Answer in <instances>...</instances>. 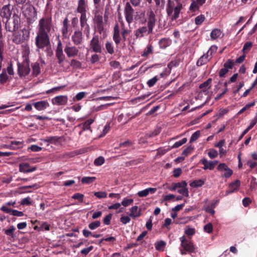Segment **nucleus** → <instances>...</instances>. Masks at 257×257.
<instances>
[{
  "mask_svg": "<svg viewBox=\"0 0 257 257\" xmlns=\"http://www.w3.org/2000/svg\"><path fill=\"white\" fill-rule=\"evenodd\" d=\"M94 195L98 198H106L107 193L105 192H96Z\"/></svg>",
  "mask_w": 257,
  "mask_h": 257,
  "instance_id": "61",
  "label": "nucleus"
},
{
  "mask_svg": "<svg viewBox=\"0 0 257 257\" xmlns=\"http://www.w3.org/2000/svg\"><path fill=\"white\" fill-rule=\"evenodd\" d=\"M217 169L219 171H224L225 173L223 176L225 178L230 177L232 173V170L229 168L225 163H220L217 167Z\"/></svg>",
  "mask_w": 257,
  "mask_h": 257,
  "instance_id": "16",
  "label": "nucleus"
},
{
  "mask_svg": "<svg viewBox=\"0 0 257 257\" xmlns=\"http://www.w3.org/2000/svg\"><path fill=\"white\" fill-rule=\"evenodd\" d=\"M165 241L162 240L155 243V248L158 250L162 249L165 246Z\"/></svg>",
  "mask_w": 257,
  "mask_h": 257,
  "instance_id": "54",
  "label": "nucleus"
},
{
  "mask_svg": "<svg viewBox=\"0 0 257 257\" xmlns=\"http://www.w3.org/2000/svg\"><path fill=\"white\" fill-rule=\"evenodd\" d=\"M56 56L58 59V63L61 64L65 59V56L63 52H56Z\"/></svg>",
  "mask_w": 257,
  "mask_h": 257,
  "instance_id": "44",
  "label": "nucleus"
},
{
  "mask_svg": "<svg viewBox=\"0 0 257 257\" xmlns=\"http://www.w3.org/2000/svg\"><path fill=\"white\" fill-rule=\"evenodd\" d=\"M94 122V119L90 118L86 120L83 123V130H89L90 125Z\"/></svg>",
  "mask_w": 257,
  "mask_h": 257,
  "instance_id": "47",
  "label": "nucleus"
},
{
  "mask_svg": "<svg viewBox=\"0 0 257 257\" xmlns=\"http://www.w3.org/2000/svg\"><path fill=\"white\" fill-rule=\"evenodd\" d=\"M205 20V16L203 15H200L195 18V23L197 25H200Z\"/></svg>",
  "mask_w": 257,
  "mask_h": 257,
  "instance_id": "43",
  "label": "nucleus"
},
{
  "mask_svg": "<svg viewBox=\"0 0 257 257\" xmlns=\"http://www.w3.org/2000/svg\"><path fill=\"white\" fill-rule=\"evenodd\" d=\"M1 210L4 212L9 213L16 216L20 217L24 215V213L22 211L12 209L6 206H2L1 208Z\"/></svg>",
  "mask_w": 257,
  "mask_h": 257,
  "instance_id": "18",
  "label": "nucleus"
},
{
  "mask_svg": "<svg viewBox=\"0 0 257 257\" xmlns=\"http://www.w3.org/2000/svg\"><path fill=\"white\" fill-rule=\"evenodd\" d=\"M212 80L211 79L209 78L206 81L204 82L203 83H201L200 86L199 88L200 89H202L204 91H205L207 90L209 88H210L211 85Z\"/></svg>",
  "mask_w": 257,
  "mask_h": 257,
  "instance_id": "32",
  "label": "nucleus"
},
{
  "mask_svg": "<svg viewBox=\"0 0 257 257\" xmlns=\"http://www.w3.org/2000/svg\"><path fill=\"white\" fill-rule=\"evenodd\" d=\"M187 183L185 181L181 182L174 183L172 184L171 187H169V189L171 191H175L177 188H181L182 187H186Z\"/></svg>",
  "mask_w": 257,
  "mask_h": 257,
  "instance_id": "29",
  "label": "nucleus"
},
{
  "mask_svg": "<svg viewBox=\"0 0 257 257\" xmlns=\"http://www.w3.org/2000/svg\"><path fill=\"white\" fill-rule=\"evenodd\" d=\"M178 192L186 197L189 196V191L187 186L182 187L180 189L178 190Z\"/></svg>",
  "mask_w": 257,
  "mask_h": 257,
  "instance_id": "45",
  "label": "nucleus"
},
{
  "mask_svg": "<svg viewBox=\"0 0 257 257\" xmlns=\"http://www.w3.org/2000/svg\"><path fill=\"white\" fill-rule=\"evenodd\" d=\"M200 136V132L197 131L192 134L190 139V143H193L196 141Z\"/></svg>",
  "mask_w": 257,
  "mask_h": 257,
  "instance_id": "46",
  "label": "nucleus"
},
{
  "mask_svg": "<svg viewBox=\"0 0 257 257\" xmlns=\"http://www.w3.org/2000/svg\"><path fill=\"white\" fill-rule=\"evenodd\" d=\"M18 74L21 78H23L28 75L30 72V62L29 59H25L22 62H18Z\"/></svg>",
  "mask_w": 257,
  "mask_h": 257,
  "instance_id": "4",
  "label": "nucleus"
},
{
  "mask_svg": "<svg viewBox=\"0 0 257 257\" xmlns=\"http://www.w3.org/2000/svg\"><path fill=\"white\" fill-rule=\"evenodd\" d=\"M233 65L234 62L233 60L231 59H228L227 61L224 64L223 66L224 68L228 70V69H232Z\"/></svg>",
  "mask_w": 257,
  "mask_h": 257,
  "instance_id": "51",
  "label": "nucleus"
},
{
  "mask_svg": "<svg viewBox=\"0 0 257 257\" xmlns=\"http://www.w3.org/2000/svg\"><path fill=\"white\" fill-rule=\"evenodd\" d=\"M204 184V181L201 179H199L193 181L190 184V185L192 187L196 188L202 186Z\"/></svg>",
  "mask_w": 257,
  "mask_h": 257,
  "instance_id": "36",
  "label": "nucleus"
},
{
  "mask_svg": "<svg viewBox=\"0 0 257 257\" xmlns=\"http://www.w3.org/2000/svg\"><path fill=\"white\" fill-rule=\"evenodd\" d=\"M93 23L94 28L99 34L105 32L104 27L106 23L105 21L103 22V17L101 15L95 14L93 18Z\"/></svg>",
  "mask_w": 257,
  "mask_h": 257,
  "instance_id": "8",
  "label": "nucleus"
},
{
  "mask_svg": "<svg viewBox=\"0 0 257 257\" xmlns=\"http://www.w3.org/2000/svg\"><path fill=\"white\" fill-rule=\"evenodd\" d=\"M59 140V138L57 136L47 137L43 140L44 142H48L50 143H55Z\"/></svg>",
  "mask_w": 257,
  "mask_h": 257,
  "instance_id": "37",
  "label": "nucleus"
},
{
  "mask_svg": "<svg viewBox=\"0 0 257 257\" xmlns=\"http://www.w3.org/2000/svg\"><path fill=\"white\" fill-rule=\"evenodd\" d=\"M204 230L205 232L210 233L213 230V226L211 223H208L204 226Z\"/></svg>",
  "mask_w": 257,
  "mask_h": 257,
  "instance_id": "59",
  "label": "nucleus"
},
{
  "mask_svg": "<svg viewBox=\"0 0 257 257\" xmlns=\"http://www.w3.org/2000/svg\"><path fill=\"white\" fill-rule=\"evenodd\" d=\"M4 43L0 42V70L2 67V61L3 60Z\"/></svg>",
  "mask_w": 257,
  "mask_h": 257,
  "instance_id": "52",
  "label": "nucleus"
},
{
  "mask_svg": "<svg viewBox=\"0 0 257 257\" xmlns=\"http://www.w3.org/2000/svg\"><path fill=\"white\" fill-rule=\"evenodd\" d=\"M121 222L123 224H126L130 222L131 221L130 216H123L120 218Z\"/></svg>",
  "mask_w": 257,
  "mask_h": 257,
  "instance_id": "63",
  "label": "nucleus"
},
{
  "mask_svg": "<svg viewBox=\"0 0 257 257\" xmlns=\"http://www.w3.org/2000/svg\"><path fill=\"white\" fill-rule=\"evenodd\" d=\"M20 25V19L17 15H14L12 18L8 19L6 22L5 28L7 31L14 32Z\"/></svg>",
  "mask_w": 257,
  "mask_h": 257,
  "instance_id": "7",
  "label": "nucleus"
},
{
  "mask_svg": "<svg viewBox=\"0 0 257 257\" xmlns=\"http://www.w3.org/2000/svg\"><path fill=\"white\" fill-rule=\"evenodd\" d=\"M145 22H147V26L149 27V32L153 33L156 24L157 18L155 12L151 8L147 11Z\"/></svg>",
  "mask_w": 257,
  "mask_h": 257,
  "instance_id": "5",
  "label": "nucleus"
},
{
  "mask_svg": "<svg viewBox=\"0 0 257 257\" xmlns=\"http://www.w3.org/2000/svg\"><path fill=\"white\" fill-rule=\"evenodd\" d=\"M217 47L216 46L212 45V46H211L210 47V48H209V49L207 51L206 54H209V58H211V56L212 55V54L213 53L216 52V51H217Z\"/></svg>",
  "mask_w": 257,
  "mask_h": 257,
  "instance_id": "57",
  "label": "nucleus"
},
{
  "mask_svg": "<svg viewBox=\"0 0 257 257\" xmlns=\"http://www.w3.org/2000/svg\"><path fill=\"white\" fill-rule=\"evenodd\" d=\"M181 246L180 251L182 255L185 254L186 252H196V247L193 242L186 238L185 236L180 238Z\"/></svg>",
  "mask_w": 257,
  "mask_h": 257,
  "instance_id": "3",
  "label": "nucleus"
},
{
  "mask_svg": "<svg viewBox=\"0 0 257 257\" xmlns=\"http://www.w3.org/2000/svg\"><path fill=\"white\" fill-rule=\"evenodd\" d=\"M152 33L149 32V27L147 26L141 27L134 31L136 39L144 37L145 34H150Z\"/></svg>",
  "mask_w": 257,
  "mask_h": 257,
  "instance_id": "15",
  "label": "nucleus"
},
{
  "mask_svg": "<svg viewBox=\"0 0 257 257\" xmlns=\"http://www.w3.org/2000/svg\"><path fill=\"white\" fill-rule=\"evenodd\" d=\"M22 10L24 15L28 19L35 17L37 15L35 8L32 5H25L23 6Z\"/></svg>",
  "mask_w": 257,
  "mask_h": 257,
  "instance_id": "11",
  "label": "nucleus"
},
{
  "mask_svg": "<svg viewBox=\"0 0 257 257\" xmlns=\"http://www.w3.org/2000/svg\"><path fill=\"white\" fill-rule=\"evenodd\" d=\"M187 141V138H183L181 140H180V141H179L178 142H176L173 145L172 148H177L180 147L181 146H182V145L184 144L185 143H186Z\"/></svg>",
  "mask_w": 257,
  "mask_h": 257,
  "instance_id": "50",
  "label": "nucleus"
},
{
  "mask_svg": "<svg viewBox=\"0 0 257 257\" xmlns=\"http://www.w3.org/2000/svg\"><path fill=\"white\" fill-rule=\"evenodd\" d=\"M80 26L82 28H84L87 33H89L90 28L89 25L87 24V18L86 15L80 16Z\"/></svg>",
  "mask_w": 257,
  "mask_h": 257,
  "instance_id": "23",
  "label": "nucleus"
},
{
  "mask_svg": "<svg viewBox=\"0 0 257 257\" xmlns=\"http://www.w3.org/2000/svg\"><path fill=\"white\" fill-rule=\"evenodd\" d=\"M90 47L93 52L95 53H101L102 45L101 44L99 37L98 35H94L90 42Z\"/></svg>",
  "mask_w": 257,
  "mask_h": 257,
  "instance_id": "10",
  "label": "nucleus"
},
{
  "mask_svg": "<svg viewBox=\"0 0 257 257\" xmlns=\"http://www.w3.org/2000/svg\"><path fill=\"white\" fill-rule=\"evenodd\" d=\"M86 93L85 92H79L76 95L74 98L76 100L79 101L85 97V96L86 95Z\"/></svg>",
  "mask_w": 257,
  "mask_h": 257,
  "instance_id": "64",
  "label": "nucleus"
},
{
  "mask_svg": "<svg viewBox=\"0 0 257 257\" xmlns=\"http://www.w3.org/2000/svg\"><path fill=\"white\" fill-rule=\"evenodd\" d=\"M125 19L128 24H131L134 21V10L129 2L126 3L124 9Z\"/></svg>",
  "mask_w": 257,
  "mask_h": 257,
  "instance_id": "9",
  "label": "nucleus"
},
{
  "mask_svg": "<svg viewBox=\"0 0 257 257\" xmlns=\"http://www.w3.org/2000/svg\"><path fill=\"white\" fill-rule=\"evenodd\" d=\"M101 222L99 221H95L91 222L88 225V227L91 230H94L100 226Z\"/></svg>",
  "mask_w": 257,
  "mask_h": 257,
  "instance_id": "41",
  "label": "nucleus"
},
{
  "mask_svg": "<svg viewBox=\"0 0 257 257\" xmlns=\"http://www.w3.org/2000/svg\"><path fill=\"white\" fill-rule=\"evenodd\" d=\"M35 108L39 110H43L49 106V103L47 100H41L33 103Z\"/></svg>",
  "mask_w": 257,
  "mask_h": 257,
  "instance_id": "20",
  "label": "nucleus"
},
{
  "mask_svg": "<svg viewBox=\"0 0 257 257\" xmlns=\"http://www.w3.org/2000/svg\"><path fill=\"white\" fill-rule=\"evenodd\" d=\"M210 59L209 54H204L198 60L196 65L198 66H202L209 61Z\"/></svg>",
  "mask_w": 257,
  "mask_h": 257,
  "instance_id": "28",
  "label": "nucleus"
},
{
  "mask_svg": "<svg viewBox=\"0 0 257 257\" xmlns=\"http://www.w3.org/2000/svg\"><path fill=\"white\" fill-rule=\"evenodd\" d=\"M33 72L32 74L34 76H37L40 73V64L38 63H34L32 65Z\"/></svg>",
  "mask_w": 257,
  "mask_h": 257,
  "instance_id": "31",
  "label": "nucleus"
},
{
  "mask_svg": "<svg viewBox=\"0 0 257 257\" xmlns=\"http://www.w3.org/2000/svg\"><path fill=\"white\" fill-rule=\"evenodd\" d=\"M159 44L161 48L165 49L169 45L170 41L168 39L163 38L159 41Z\"/></svg>",
  "mask_w": 257,
  "mask_h": 257,
  "instance_id": "34",
  "label": "nucleus"
},
{
  "mask_svg": "<svg viewBox=\"0 0 257 257\" xmlns=\"http://www.w3.org/2000/svg\"><path fill=\"white\" fill-rule=\"evenodd\" d=\"M200 7L199 5L196 1H193L190 6L189 10L192 12H195L199 10Z\"/></svg>",
  "mask_w": 257,
  "mask_h": 257,
  "instance_id": "39",
  "label": "nucleus"
},
{
  "mask_svg": "<svg viewBox=\"0 0 257 257\" xmlns=\"http://www.w3.org/2000/svg\"><path fill=\"white\" fill-rule=\"evenodd\" d=\"M195 232V229L193 228L186 227L185 230V233L188 236H192Z\"/></svg>",
  "mask_w": 257,
  "mask_h": 257,
  "instance_id": "60",
  "label": "nucleus"
},
{
  "mask_svg": "<svg viewBox=\"0 0 257 257\" xmlns=\"http://www.w3.org/2000/svg\"><path fill=\"white\" fill-rule=\"evenodd\" d=\"M193 150V148L190 146L183 151L182 155L185 156H187L189 154H191Z\"/></svg>",
  "mask_w": 257,
  "mask_h": 257,
  "instance_id": "62",
  "label": "nucleus"
},
{
  "mask_svg": "<svg viewBox=\"0 0 257 257\" xmlns=\"http://www.w3.org/2000/svg\"><path fill=\"white\" fill-rule=\"evenodd\" d=\"M134 200L133 199H128L127 198H124L120 204L124 207H127L132 204Z\"/></svg>",
  "mask_w": 257,
  "mask_h": 257,
  "instance_id": "42",
  "label": "nucleus"
},
{
  "mask_svg": "<svg viewBox=\"0 0 257 257\" xmlns=\"http://www.w3.org/2000/svg\"><path fill=\"white\" fill-rule=\"evenodd\" d=\"M104 158L100 156L94 160V164L96 166H100L104 163Z\"/></svg>",
  "mask_w": 257,
  "mask_h": 257,
  "instance_id": "53",
  "label": "nucleus"
},
{
  "mask_svg": "<svg viewBox=\"0 0 257 257\" xmlns=\"http://www.w3.org/2000/svg\"><path fill=\"white\" fill-rule=\"evenodd\" d=\"M99 59L100 57L98 55L94 54L91 56V58H90V61L92 64H94L98 62Z\"/></svg>",
  "mask_w": 257,
  "mask_h": 257,
  "instance_id": "58",
  "label": "nucleus"
},
{
  "mask_svg": "<svg viewBox=\"0 0 257 257\" xmlns=\"http://www.w3.org/2000/svg\"><path fill=\"white\" fill-rule=\"evenodd\" d=\"M68 101V97L66 95L57 96L52 99V103L54 105H64Z\"/></svg>",
  "mask_w": 257,
  "mask_h": 257,
  "instance_id": "13",
  "label": "nucleus"
},
{
  "mask_svg": "<svg viewBox=\"0 0 257 257\" xmlns=\"http://www.w3.org/2000/svg\"><path fill=\"white\" fill-rule=\"evenodd\" d=\"M88 9V3L86 0H78L76 12L81 14V16L86 15Z\"/></svg>",
  "mask_w": 257,
  "mask_h": 257,
  "instance_id": "12",
  "label": "nucleus"
},
{
  "mask_svg": "<svg viewBox=\"0 0 257 257\" xmlns=\"http://www.w3.org/2000/svg\"><path fill=\"white\" fill-rule=\"evenodd\" d=\"M200 162L202 163L203 165H204L203 169L204 170L209 169L210 170H212L214 168L213 166V164H212L213 162H212L211 161L208 162L207 160L205 158L200 160Z\"/></svg>",
  "mask_w": 257,
  "mask_h": 257,
  "instance_id": "26",
  "label": "nucleus"
},
{
  "mask_svg": "<svg viewBox=\"0 0 257 257\" xmlns=\"http://www.w3.org/2000/svg\"><path fill=\"white\" fill-rule=\"evenodd\" d=\"M8 79L9 77L6 72L5 71H3V72L0 74V83L1 84H4L8 81Z\"/></svg>",
  "mask_w": 257,
  "mask_h": 257,
  "instance_id": "40",
  "label": "nucleus"
},
{
  "mask_svg": "<svg viewBox=\"0 0 257 257\" xmlns=\"http://www.w3.org/2000/svg\"><path fill=\"white\" fill-rule=\"evenodd\" d=\"M53 28L52 17L49 16L42 18L39 21L35 44L38 49H43L50 44L49 34Z\"/></svg>",
  "mask_w": 257,
  "mask_h": 257,
  "instance_id": "1",
  "label": "nucleus"
},
{
  "mask_svg": "<svg viewBox=\"0 0 257 257\" xmlns=\"http://www.w3.org/2000/svg\"><path fill=\"white\" fill-rule=\"evenodd\" d=\"M71 39L75 45L81 44L83 41L82 33L79 30L75 31L71 37Z\"/></svg>",
  "mask_w": 257,
  "mask_h": 257,
  "instance_id": "17",
  "label": "nucleus"
},
{
  "mask_svg": "<svg viewBox=\"0 0 257 257\" xmlns=\"http://www.w3.org/2000/svg\"><path fill=\"white\" fill-rule=\"evenodd\" d=\"M12 10L13 8L10 4L5 5L0 9V16L3 18L9 19L12 15Z\"/></svg>",
  "mask_w": 257,
  "mask_h": 257,
  "instance_id": "14",
  "label": "nucleus"
},
{
  "mask_svg": "<svg viewBox=\"0 0 257 257\" xmlns=\"http://www.w3.org/2000/svg\"><path fill=\"white\" fill-rule=\"evenodd\" d=\"M240 182L238 180H236L229 185V189L226 191V194H229L238 190Z\"/></svg>",
  "mask_w": 257,
  "mask_h": 257,
  "instance_id": "22",
  "label": "nucleus"
},
{
  "mask_svg": "<svg viewBox=\"0 0 257 257\" xmlns=\"http://www.w3.org/2000/svg\"><path fill=\"white\" fill-rule=\"evenodd\" d=\"M129 216L133 218L139 217L141 215L140 210H138V207L137 206H134L130 209Z\"/></svg>",
  "mask_w": 257,
  "mask_h": 257,
  "instance_id": "25",
  "label": "nucleus"
},
{
  "mask_svg": "<svg viewBox=\"0 0 257 257\" xmlns=\"http://www.w3.org/2000/svg\"><path fill=\"white\" fill-rule=\"evenodd\" d=\"M64 51L68 57H75L79 52V50L75 46H67L64 49Z\"/></svg>",
  "mask_w": 257,
  "mask_h": 257,
  "instance_id": "21",
  "label": "nucleus"
},
{
  "mask_svg": "<svg viewBox=\"0 0 257 257\" xmlns=\"http://www.w3.org/2000/svg\"><path fill=\"white\" fill-rule=\"evenodd\" d=\"M218 154L217 151L214 149H210L208 153V155L211 159L215 158Z\"/></svg>",
  "mask_w": 257,
  "mask_h": 257,
  "instance_id": "48",
  "label": "nucleus"
},
{
  "mask_svg": "<svg viewBox=\"0 0 257 257\" xmlns=\"http://www.w3.org/2000/svg\"><path fill=\"white\" fill-rule=\"evenodd\" d=\"M36 167L30 168L29 164L27 163H23L19 164V171L23 173H29L35 171L36 170Z\"/></svg>",
  "mask_w": 257,
  "mask_h": 257,
  "instance_id": "19",
  "label": "nucleus"
},
{
  "mask_svg": "<svg viewBox=\"0 0 257 257\" xmlns=\"http://www.w3.org/2000/svg\"><path fill=\"white\" fill-rule=\"evenodd\" d=\"M158 79L157 76H154L147 82V84L149 87L153 86L158 81Z\"/></svg>",
  "mask_w": 257,
  "mask_h": 257,
  "instance_id": "55",
  "label": "nucleus"
},
{
  "mask_svg": "<svg viewBox=\"0 0 257 257\" xmlns=\"http://www.w3.org/2000/svg\"><path fill=\"white\" fill-rule=\"evenodd\" d=\"M84 195L82 194L77 193H75L72 196V198L74 199H77L80 202H82L83 201Z\"/></svg>",
  "mask_w": 257,
  "mask_h": 257,
  "instance_id": "56",
  "label": "nucleus"
},
{
  "mask_svg": "<svg viewBox=\"0 0 257 257\" xmlns=\"http://www.w3.org/2000/svg\"><path fill=\"white\" fill-rule=\"evenodd\" d=\"M153 53V47L151 45H147V47L144 50L142 54V56L147 58L148 56Z\"/></svg>",
  "mask_w": 257,
  "mask_h": 257,
  "instance_id": "30",
  "label": "nucleus"
},
{
  "mask_svg": "<svg viewBox=\"0 0 257 257\" xmlns=\"http://www.w3.org/2000/svg\"><path fill=\"white\" fill-rule=\"evenodd\" d=\"M29 37V31L24 28L14 32L12 35V41L16 44H21L27 41Z\"/></svg>",
  "mask_w": 257,
  "mask_h": 257,
  "instance_id": "2",
  "label": "nucleus"
},
{
  "mask_svg": "<svg viewBox=\"0 0 257 257\" xmlns=\"http://www.w3.org/2000/svg\"><path fill=\"white\" fill-rule=\"evenodd\" d=\"M221 35V32L218 29H214L210 34L212 39L215 40L219 38Z\"/></svg>",
  "mask_w": 257,
  "mask_h": 257,
  "instance_id": "35",
  "label": "nucleus"
},
{
  "mask_svg": "<svg viewBox=\"0 0 257 257\" xmlns=\"http://www.w3.org/2000/svg\"><path fill=\"white\" fill-rule=\"evenodd\" d=\"M96 180L95 177H84L81 179V182L83 184H90L94 182Z\"/></svg>",
  "mask_w": 257,
  "mask_h": 257,
  "instance_id": "38",
  "label": "nucleus"
},
{
  "mask_svg": "<svg viewBox=\"0 0 257 257\" xmlns=\"http://www.w3.org/2000/svg\"><path fill=\"white\" fill-rule=\"evenodd\" d=\"M130 31L126 28L122 29L121 32H120L118 24L117 23L115 24L113 29L112 38L116 45L117 46L120 43V34L121 35H127L130 34Z\"/></svg>",
  "mask_w": 257,
  "mask_h": 257,
  "instance_id": "6",
  "label": "nucleus"
},
{
  "mask_svg": "<svg viewBox=\"0 0 257 257\" xmlns=\"http://www.w3.org/2000/svg\"><path fill=\"white\" fill-rule=\"evenodd\" d=\"M157 189L155 188H148L145 190L140 191L138 192V195L139 197H143L148 196L149 193L153 194L155 193Z\"/></svg>",
  "mask_w": 257,
  "mask_h": 257,
  "instance_id": "24",
  "label": "nucleus"
},
{
  "mask_svg": "<svg viewBox=\"0 0 257 257\" xmlns=\"http://www.w3.org/2000/svg\"><path fill=\"white\" fill-rule=\"evenodd\" d=\"M105 47L107 52L109 54L112 55L114 53V47L111 42L109 41L106 42Z\"/></svg>",
  "mask_w": 257,
  "mask_h": 257,
  "instance_id": "33",
  "label": "nucleus"
},
{
  "mask_svg": "<svg viewBox=\"0 0 257 257\" xmlns=\"http://www.w3.org/2000/svg\"><path fill=\"white\" fill-rule=\"evenodd\" d=\"M182 8V5L181 3H178L174 8V13L172 16L171 20L174 21L177 20L179 16L180 11Z\"/></svg>",
  "mask_w": 257,
  "mask_h": 257,
  "instance_id": "27",
  "label": "nucleus"
},
{
  "mask_svg": "<svg viewBox=\"0 0 257 257\" xmlns=\"http://www.w3.org/2000/svg\"><path fill=\"white\" fill-rule=\"evenodd\" d=\"M70 65L74 68H80L81 66V64L79 61L72 59L70 62Z\"/></svg>",
  "mask_w": 257,
  "mask_h": 257,
  "instance_id": "49",
  "label": "nucleus"
}]
</instances>
